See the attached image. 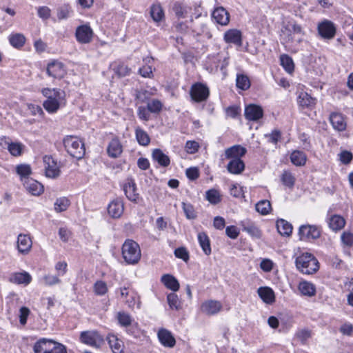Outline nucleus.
<instances>
[{
	"label": "nucleus",
	"mask_w": 353,
	"mask_h": 353,
	"mask_svg": "<svg viewBox=\"0 0 353 353\" xmlns=\"http://www.w3.org/2000/svg\"><path fill=\"white\" fill-rule=\"evenodd\" d=\"M121 254L125 262L128 265H135L141 257L139 245L132 239L124 241L121 248Z\"/></svg>",
	"instance_id": "nucleus-1"
},
{
	"label": "nucleus",
	"mask_w": 353,
	"mask_h": 353,
	"mask_svg": "<svg viewBox=\"0 0 353 353\" xmlns=\"http://www.w3.org/2000/svg\"><path fill=\"white\" fill-rule=\"evenodd\" d=\"M296 268L303 274H312L315 273L319 268L318 260L310 253H303L296 261Z\"/></svg>",
	"instance_id": "nucleus-2"
},
{
	"label": "nucleus",
	"mask_w": 353,
	"mask_h": 353,
	"mask_svg": "<svg viewBox=\"0 0 353 353\" xmlns=\"http://www.w3.org/2000/svg\"><path fill=\"white\" fill-rule=\"evenodd\" d=\"M34 353H67L65 347L54 341L41 339L34 345Z\"/></svg>",
	"instance_id": "nucleus-3"
},
{
	"label": "nucleus",
	"mask_w": 353,
	"mask_h": 353,
	"mask_svg": "<svg viewBox=\"0 0 353 353\" xmlns=\"http://www.w3.org/2000/svg\"><path fill=\"white\" fill-rule=\"evenodd\" d=\"M63 144L71 157L77 159L83 157L85 152L84 143L78 137L67 136L63 139Z\"/></svg>",
	"instance_id": "nucleus-4"
},
{
	"label": "nucleus",
	"mask_w": 353,
	"mask_h": 353,
	"mask_svg": "<svg viewBox=\"0 0 353 353\" xmlns=\"http://www.w3.org/2000/svg\"><path fill=\"white\" fill-rule=\"evenodd\" d=\"M80 341L91 347L99 348L104 343V338L97 330L83 331L80 334Z\"/></svg>",
	"instance_id": "nucleus-5"
},
{
	"label": "nucleus",
	"mask_w": 353,
	"mask_h": 353,
	"mask_svg": "<svg viewBox=\"0 0 353 353\" xmlns=\"http://www.w3.org/2000/svg\"><path fill=\"white\" fill-rule=\"evenodd\" d=\"M190 95L194 101L196 103L203 102L208 99L210 90L206 85L197 82L192 85Z\"/></svg>",
	"instance_id": "nucleus-6"
},
{
	"label": "nucleus",
	"mask_w": 353,
	"mask_h": 353,
	"mask_svg": "<svg viewBox=\"0 0 353 353\" xmlns=\"http://www.w3.org/2000/svg\"><path fill=\"white\" fill-rule=\"evenodd\" d=\"M298 234L300 240L309 241L319 239L321 236V230L316 225H302L299 227Z\"/></svg>",
	"instance_id": "nucleus-7"
},
{
	"label": "nucleus",
	"mask_w": 353,
	"mask_h": 353,
	"mask_svg": "<svg viewBox=\"0 0 353 353\" xmlns=\"http://www.w3.org/2000/svg\"><path fill=\"white\" fill-rule=\"evenodd\" d=\"M46 73L54 79H61L66 74V69L62 62L53 60L48 63Z\"/></svg>",
	"instance_id": "nucleus-8"
},
{
	"label": "nucleus",
	"mask_w": 353,
	"mask_h": 353,
	"mask_svg": "<svg viewBox=\"0 0 353 353\" xmlns=\"http://www.w3.org/2000/svg\"><path fill=\"white\" fill-rule=\"evenodd\" d=\"M93 36V30L88 24L79 26L76 29V39L81 44L90 43L92 40Z\"/></svg>",
	"instance_id": "nucleus-9"
},
{
	"label": "nucleus",
	"mask_w": 353,
	"mask_h": 353,
	"mask_svg": "<svg viewBox=\"0 0 353 353\" xmlns=\"http://www.w3.org/2000/svg\"><path fill=\"white\" fill-rule=\"evenodd\" d=\"M318 32L324 39H332L334 37L336 28L333 22L329 20H324L319 23L317 27Z\"/></svg>",
	"instance_id": "nucleus-10"
},
{
	"label": "nucleus",
	"mask_w": 353,
	"mask_h": 353,
	"mask_svg": "<svg viewBox=\"0 0 353 353\" xmlns=\"http://www.w3.org/2000/svg\"><path fill=\"white\" fill-rule=\"evenodd\" d=\"M46 175L50 178H56L59 175L60 170L57 162L51 156L46 155L43 158Z\"/></svg>",
	"instance_id": "nucleus-11"
},
{
	"label": "nucleus",
	"mask_w": 353,
	"mask_h": 353,
	"mask_svg": "<svg viewBox=\"0 0 353 353\" xmlns=\"http://www.w3.org/2000/svg\"><path fill=\"white\" fill-rule=\"evenodd\" d=\"M221 303L216 300H208L204 301L201 305V310L203 313L208 316H212L218 314L222 310Z\"/></svg>",
	"instance_id": "nucleus-12"
},
{
	"label": "nucleus",
	"mask_w": 353,
	"mask_h": 353,
	"mask_svg": "<svg viewBox=\"0 0 353 353\" xmlns=\"http://www.w3.org/2000/svg\"><path fill=\"white\" fill-rule=\"evenodd\" d=\"M32 247V241L28 234H19L17 236V248L19 253L28 254Z\"/></svg>",
	"instance_id": "nucleus-13"
},
{
	"label": "nucleus",
	"mask_w": 353,
	"mask_h": 353,
	"mask_svg": "<svg viewBox=\"0 0 353 353\" xmlns=\"http://www.w3.org/2000/svg\"><path fill=\"white\" fill-rule=\"evenodd\" d=\"M124 211V204L121 198L112 200L108 206V212L113 219L121 216Z\"/></svg>",
	"instance_id": "nucleus-14"
},
{
	"label": "nucleus",
	"mask_w": 353,
	"mask_h": 353,
	"mask_svg": "<svg viewBox=\"0 0 353 353\" xmlns=\"http://www.w3.org/2000/svg\"><path fill=\"white\" fill-rule=\"evenodd\" d=\"M245 117L249 121H258L263 116V108L256 104H250L245 106Z\"/></svg>",
	"instance_id": "nucleus-15"
},
{
	"label": "nucleus",
	"mask_w": 353,
	"mask_h": 353,
	"mask_svg": "<svg viewBox=\"0 0 353 353\" xmlns=\"http://www.w3.org/2000/svg\"><path fill=\"white\" fill-rule=\"evenodd\" d=\"M212 19L221 26H226L230 21V14L222 6L214 8L212 13Z\"/></svg>",
	"instance_id": "nucleus-16"
},
{
	"label": "nucleus",
	"mask_w": 353,
	"mask_h": 353,
	"mask_svg": "<svg viewBox=\"0 0 353 353\" xmlns=\"http://www.w3.org/2000/svg\"><path fill=\"white\" fill-rule=\"evenodd\" d=\"M192 7L185 3L176 1L174 3L172 10L175 17L179 20L188 17L192 12Z\"/></svg>",
	"instance_id": "nucleus-17"
},
{
	"label": "nucleus",
	"mask_w": 353,
	"mask_h": 353,
	"mask_svg": "<svg viewBox=\"0 0 353 353\" xmlns=\"http://www.w3.org/2000/svg\"><path fill=\"white\" fill-rule=\"evenodd\" d=\"M327 223L331 230L338 232L345 225L346 221L343 216L339 214H332L327 218Z\"/></svg>",
	"instance_id": "nucleus-18"
},
{
	"label": "nucleus",
	"mask_w": 353,
	"mask_h": 353,
	"mask_svg": "<svg viewBox=\"0 0 353 353\" xmlns=\"http://www.w3.org/2000/svg\"><path fill=\"white\" fill-rule=\"evenodd\" d=\"M123 191L126 197L134 203H137L139 195L137 192L136 183L133 179H128L127 183L123 185Z\"/></svg>",
	"instance_id": "nucleus-19"
},
{
	"label": "nucleus",
	"mask_w": 353,
	"mask_h": 353,
	"mask_svg": "<svg viewBox=\"0 0 353 353\" xmlns=\"http://www.w3.org/2000/svg\"><path fill=\"white\" fill-rule=\"evenodd\" d=\"M158 339L160 343L167 347H173L176 344V341L172 334L166 329H160L158 332Z\"/></svg>",
	"instance_id": "nucleus-20"
},
{
	"label": "nucleus",
	"mask_w": 353,
	"mask_h": 353,
	"mask_svg": "<svg viewBox=\"0 0 353 353\" xmlns=\"http://www.w3.org/2000/svg\"><path fill=\"white\" fill-rule=\"evenodd\" d=\"M247 152L245 148L241 145H234L225 150V157L228 159H241Z\"/></svg>",
	"instance_id": "nucleus-21"
},
{
	"label": "nucleus",
	"mask_w": 353,
	"mask_h": 353,
	"mask_svg": "<svg viewBox=\"0 0 353 353\" xmlns=\"http://www.w3.org/2000/svg\"><path fill=\"white\" fill-rule=\"evenodd\" d=\"M23 185L26 189L34 196L40 195L44 190L43 185L33 179L27 178Z\"/></svg>",
	"instance_id": "nucleus-22"
},
{
	"label": "nucleus",
	"mask_w": 353,
	"mask_h": 353,
	"mask_svg": "<svg viewBox=\"0 0 353 353\" xmlns=\"http://www.w3.org/2000/svg\"><path fill=\"white\" fill-rule=\"evenodd\" d=\"M42 94L46 98V101L64 100L65 94L61 89L46 88L41 90Z\"/></svg>",
	"instance_id": "nucleus-23"
},
{
	"label": "nucleus",
	"mask_w": 353,
	"mask_h": 353,
	"mask_svg": "<svg viewBox=\"0 0 353 353\" xmlns=\"http://www.w3.org/2000/svg\"><path fill=\"white\" fill-rule=\"evenodd\" d=\"M32 281L31 275L27 272H14L9 277V281L14 284L28 285Z\"/></svg>",
	"instance_id": "nucleus-24"
},
{
	"label": "nucleus",
	"mask_w": 353,
	"mask_h": 353,
	"mask_svg": "<svg viewBox=\"0 0 353 353\" xmlns=\"http://www.w3.org/2000/svg\"><path fill=\"white\" fill-rule=\"evenodd\" d=\"M243 230L249 234L251 236L260 239L261 236V231L256 225V224L249 219L243 220L241 222Z\"/></svg>",
	"instance_id": "nucleus-25"
},
{
	"label": "nucleus",
	"mask_w": 353,
	"mask_h": 353,
	"mask_svg": "<svg viewBox=\"0 0 353 353\" xmlns=\"http://www.w3.org/2000/svg\"><path fill=\"white\" fill-rule=\"evenodd\" d=\"M224 40L226 43L241 46L242 45L241 32L236 29H230L225 32Z\"/></svg>",
	"instance_id": "nucleus-26"
},
{
	"label": "nucleus",
	"mask_w": 353,
	"mask_h": 353,
	"mask_svg": "<svg viewBox=\"0 0 353 353\" xmlns=\"http://www.w3.org/2000/svg\"><path fill=\"white\" fill-rule=\"evenodd\" d=\"M123 152L122 145L118 138H114L109 143L107 152L109 157L117 158L119 157Z\"/></svg>",
	"instance_id": "nucleus-27"
},
{
	"label": "nucleus",
	"mask_w": 353,
	"mask_h": 353,
	"mask_svg": "<svg viewBox=\"0 0 353 353\" xmlns=\"http://www.w3.org/2000/svg\"><path fill=\"white\" fill-rule=\"evenodd\" d=\"M245 163L241 159H230L227 165V170L232 174H240L245 170Z\"/></svg>",
	"instance_id": "nucleus-28"
},
{
	"label": "nucleus",
	"mask_w": 353,
	"mask_h": 353,
	"mask_svg": "<svg viewBox=\"0 0 353 353\" xmlns=\"http://www.w3.org/2000/svg\"><path fill=\"white\" fill-rule=\"evenodd\" d=\"M330 121L332 127L338 131H343L346 128V123L342 114L332 112L330 115Z\"/></svg>",
	"instance_id": "nucleus-29"
},
{
	"label": "nucleus",
	"mask_w": 353,
	"mask_h": 353,
	"mask_svg": "<svg viewBox=\"0 0 353 353\" xmlns=\"http://www.w3.org/2000/svg\"><path fill=\"white\" fill-rule=\"evenodd\" d=\"M260 298L268 304H271L275 301L274 292L272 288L269 287H260L257 290Z\"/></svg>",
	"instance_id": "nucleus-30"
},
{
	"label": "nucleus",
	"mask_w": 353,
	"mask_h": 353,
	"mask_svg": "<svg viewBox=\"0 0 353 353\" xmlns=\"http://www.w3.org/2000/svg\"><path fill=\"white\" fill-rule=\"evenodd\" d=\"M298 289L303 296L312 297L316 294L315 285L309 281H301L298 285Z\"/></svg>",
	"instance_id": "nucleus-31"
},
{
	"label": "nucleus",
	"mask_w": 353,
	"mask_h": 353,
	"mask_svg": "<svg viewBox=\"0 0 353 353\" xmlns=\"http://www.w3.org/2000/svg\"><path fill=\"white\" fill-rule=\"evenodd\" d=\"M161 281L168 289L176 292L179 290L180 285L177 279L172 275L166 274L161 276Z\"/></svg>",
	"instance_id": "nucleus-32"
},
{
	"label": "nucleus",
	"mask_w": 353,
	"mask_h": 353,
	"mask_svg": "<svg viewBox=\"0 0 353 353\" xmlns=\"http://www.w3.org/2000/svg\"><path fill=\"white\" fill-rule=\"evenodd\" d=\"M276 228L279 233L282 236H289L292 232V225L287 221L281 219L276 221Z\"/></svg>",
	"instance_id": "nucleus-33"
},
{
	"label": "nucleus",
	"mask_w": 353,
	"mask_h": 353,
	"mask_svg": "<svg viewBox=\"0 0 353 353\" xmlns=\"http://www.w3.org/2000/svg\"><path fill=\"white\" fill-rule=\"evenodd\" d=\"M107 340L114 353H123V343L121 340L119 339L115 335L108 336Z\"/></svg>",
	"instance_id": "nucleus-34"
},
{
	"label": "nucleus",
	"mask_w": 353,
	"mask_h": 353,
	"mask_svg": "<svg viewBox=\"0 0 353 353\" xmlns=\"http://www.w3.org/2000/svg\"><path fill=\"white\" fill-rule=\"evenodd\" d=\"M152 159L160 165L167 167L170 163V158L160 149H154L152 152Z\"/></svg>",
	"instance_id": "nucleus-35"
},
{
	"label": "nucleus",
	"mask_w": 353,
	"mask_h": 353,
	"mask_svg": "<svg viewBox=\"0 0 353 353\" xmlns=\"http://www.w3.org/2000/svg\"><path fill=\"white\" fill-rule=\"evenodd\" d=\"M65 104V100L44 101L43 105L45 110L50 114L55 113L58 110Z\"/></svg>",
	"instance_id": "nucleus-36"
},
{
	"label": "nucleus",
	"mask_w": 353,
	"mask_h": 353,
	"mask_svg": "<svg viewBox=\"0 0 353 353\" xmlns=\"http://www.w3.org/2000/svg\"><path fill=\"white\" fill-rule=\"evenodd\" d=\"M114 74L119 78L130 75L131 69L123 63H114L110 65Z\"/></svg>",
	"instance_id": "nucleus-37"
},
{
	"label": "nucleus",
	"mask_w": 353,
	"mask_h": 353,
	"mask_svg": "<svg viewBox=\"0 0 353 353\" xmlns=\"http://www.w3.org/2000/svg\"><path fill=\"white\" fill-rule=\"evenodd\" d=\"M290 161L296 166H303L306 163L307 156L300 150H294L290 154Z\"/></svg>",
	"instance_id": "nucleus-38"
},
{
	"label": "nucleus",
	"mask_w": 353,
	"mask_h": 353,
	"mask_svg": "<svg viewBox=\"0 0 353 353\" xmlns=\"http://www.w3.org/2000/svg\"><path fill=\"white\" fill-rule=\"evenodd\" d=\"M198 241L203 252L206 255H210L211 254L212 250L210 246V241L208 235L205 232L199 233Z\"/></svg>",
	"instance_id": "nucleus-39"
},
{
	"label": "nucleus",
	"mask_w": 353,
	"mask_h": 353,
	"mask_svg": "<svg viewBox=\"0 0 353 353\" xmlns=\"http://www.w3.org/2000/svg\"><path fill=\"white\" fill-rule=\"evenodd\" d=\"M298 103L303 108H310L315 105L316 99L307 92H301L298 98Z\"/></svg>",
	"instance_id": "nucleus-40"
},
{
	"label": "nucleus",
	"mask_w": 353,
	"mask_h": 353,
	"mask_svg": "<svg viewBox=\"0 0 353 353\" xmlns=\"http://www.w3.org/2000/svg\"><path fill=\"white\" fill-rule=\"evenodd\" d=\"M135 136L138 143L141 145L147 146L150 143V138L148 134L140 127L136 128Z\"/></svg>",
	"instance_id": "nucleus-41"
},
{
	"label": "nucleus",
	"mask_w": 353,
	"mask_h": 353,
	"mask_svg": "<svg viewBox=\"0 0 353 353\" xmlns=\"http://www.w3.org/2000/svg\"><path fill=\"white\" fill-rule=\"evenodd\" d=\"M150 16L155 22H159L164 18V12L159 4H153L150 8Z\"/></svg>",
	"instance_id": "nucleus-42"
},
{
	"label": "nucleus",
	"mask_w": 353,
	"mask_h": 353,
	"mask_svg": "<svg viewBox=\"0 0 353 353\" xmlns=\"http://www.w3.org/2000/svg\"><path fill=\"white\" fill-rule=\"evenodd\" d=\"M117 319L121 327H128L132 325V318L125 312H119L117 314Z\"/></svg>",
	"instance_id": "nucleus-43"
},
{
	"label": "nucleus",
	"mask_w": 353,
	"mask_h": 353,
	"mask_svg": "<svg viewBox=\"0 0 353 353\" xmlns=\"http://www.w3.org/2000/svg\"><path fill=\"white\" fill-rule=\"evenodd\" d=\"M236 85L239 89L247 90L250 87V81L247 75L240 74L236 75Z\"/></svg>",
	"instance_id": "nucleus-44"
},
{
	"label": "nucleus",
	"mask_w": 353,
	"mask_h": 353,
	"mask_svg": "<svg viewBox=\"0 0 353 353\" xmlns=\"http://www.w3.org/2000/svg\"><path fill=\"white\" fill-rule=\"evenodd\" d=\"M10 44L15 48H20L25 44L26 38L23 34L17 33L9 37Z\"/></svg>",
	"instance_id": "nucleus-45"
},
{
	"label": "nucleus",
	"mask_w": 353,
	"mask_h": 353,
	"mask_svg": "<svg viewBox=\"0 0 353 353\" xmlns=\"http://www.w3.org/2000/svg\"><path fill=\"white\" fill-rule=\"evenodd\" d=\"M70 205V200L66 197H60L56 199L54 204V210L57 212L65 211Z\"/></svg>",
	"instance_id": "nucleus-46"
},
{
	"label": "nucleus",
	"mask_w": 353,
	"mask_h": 353,
	"mask_svg": "<svg viewBox=\"0 0 353 353\" xmlns=\"http://www.w3.org/2000/svg\"><path fill=\"white\" fill-rule=\"evenodd\" d=\"M206 199L213 205L219 203L221 201V194L216 189H210L205 193Z\"/></svg>",
	"instance_id": "nucleus-47"
},
{
	"label": "nucleus",
	"mask_w": 353,
	"mask_h": 353,
	"mask_svg": "<svg viewBox=\"0 0 353 353\" xmlns=\"http://www.w3.org/2000/svg\"><path fill=\"white\" fill-rule=\"evenodd\" d=\"M167 301L170 307L172 310H179L181 307V303L179 296L175 293H170L167 296Z\"/></svg>",
	"instance_id": "nucleus-48"
},
{
	"label": "nucleus",
	"mask_w": 353,
	"mask_h": 353,
	"mask_svg": "<svg viewBox=\"0 0 353 353\" xmlns=\"http://www.w3.org/2000/svg\"><path fill=\"white\" fill-rule=\"evenodd\" d=\"M281 179L283 184L290 188L294 187L296 181L294 176L288 170L283 171Z\"/></svg>",
	"instance_id": "nucleus-49"
},
{
	"label": "nucleus",
	"mask_w": 353,
	"mask_h": 353,
	"mask_svg": "<svg viewBox=\"0 0 353 353\" xmlns=\"http://www.w3.org/2000/svg\"><path fill=\"white\" fill-rule=\"evenodd\" d=\"M271 209V203L268 200H261L256 204V210L263 215L269 214Z\"/></svg>",
	"instance_id": "nucleus-50"
},
{
	"label": "nucleus",
	"mask_w": 353,
	"mask_h": 353,
	"mask_svg": "<svg viewBox=\"0 0 353 353\" xmlns=\"http://www.w3.org/2000/svg\"><path fill=\"white\" fill-rule=\"evenodd\" d=\"M281 65L288 72H292L294 70V63L292 59L288 54H282L280 57Z\"/></svg>",
	"instance_id": "nucleus-51"
},
{
	"label": "nucleus",
	"mask_w": 353,
	"mask_h": 353,
	"mask_svg": "<svg viewBox=\"0 0 353 353\" xmlns=\"http://www.w3.org/2000/svg\"><path fill=\"white\" fill-rule=\"evenodd\" d=\"M24 148V145L19 142H11L8 150L14 157L21 156Z\"/></svg>",
	"instance_id": "nucleus-52"
},
{
	"label": "nucleus",
	"mask_w": 353,
	"mask_h": 353,
	"mask_svg": "<svg viewBox=\"0 0 353 353\" xmlns=\"http://www.w3.org/2000/svg\"><path fill=\"white\" fill-rule=\"evenodd\" d=\"M147 108L151 113L158 114L161 111L163 104L159 99H153L147 103Z\"/></svg>",
	"instance_id": "nucleus-53"
},
{
	"label": "nucleus",
	"mask_w": 353,
	"mask_h": 353,
	"mask_svg": "<svg viewBox=\"0 0 353 353\" xmlns=\"http://www.w3.org/2000/svg\"><path fill=\"white\" fill-rule=\"evenodd\" d=\"M93 288L94 293L99 296L105 295L108 290L106 283L101 280L96 281Z\"/></svg>",
	"instance_id": "nucleus-54"
},
{
	"label": "nucleus",
	"mask_w": 353,
	"mask_h": 353,
	"mask_svg": "<svg viewBox=\"0 0 353 353\" xmlns=\"http://www.w3.org/2000/svg\"><path fill=\"white\" fill-rule=\"evenodd\" d=\"M182 208L188 219H195L196 218V212L192 204L183 202Z\"/></svg>",
	"instance_id": "nucleus-55"
},
{
	"label": "nucleus",
	"mask_w": 353,
	"mask_h": 353,
	"mask_svg": "<svg viewBox=\"0 0 353 353\" xmlns=\"http://www.w3.org/2000/svg\"><path fill=\"white\" fill-rule=\"evenodd\" d=\"M17 173L23 179H27L31 174V168L28 164H20L16 168Z\"/></svg>",
	"instance_id": "nucleus-56"
},
{
	"label": "nucleus",
	"mask_w": 353,
	"mask_h": 353,
	"mask_svg": "<svg viewBox=\"0 0 353 353\" xmlns=\"http://www.w3.org/2000/svg\"><path fill=\"white\" fill-rule=\"evenodd\" d=\"M341 241L345 248L353 246V234L349 231H344L341 235Z\"/></svg>",
	"instance_id": "nucleus-57"
},
{
	"label": "nucleus",
	"mask_w": 353,
	"mask_h": 353,
	"mask_svg": "<svg viewBox=\"0 0 353 353\" xmlns=\"http://www.w3.org/2000/svg\"><path fill=\"white\" fill-rule=\"evenodd\" d=\"M151 95V92L148 90L141 89L136 91L135 97L140 103H148Z\"/></svg>",
	"instance_id": "nucleus-58"
},
{
	"label": "nucleus",
	"mask_w": 353,
	"mask_h": 353,
	"mask_svg": "<svg viewBox=\"0 0 353 353\" xmlns=\"http://www.w3.org/2000/svg\"><path fill=\"white\" fill-rule=\"evenodd\" d=\"M173 27L176 32L185 34L189 31V26L188 24V21H175L173 24Z\"/></svg>",
	"instance_id": "nucleus-59"
},
{
	"label": "nucleus",
	"mask_w": 353,
	"mask_h": 353,
	"mask_svg": "<svg viewBox=\"0 0 353 353\" xmlns=\"http://www.w3.org/2000/svg\"><path fill=\"white\" fill-rule=\"evenodd\" d=\"M43 280L44 284L49 286L61 283V280L59 279L58 275L47 274L43 276Z\"/></svg>",
	"instance_id": "nucleus-60"
},
{
	"label": "nucleus",
	"mask_w": 353,
	"mask_h": 353,
	"mask_svg": "<svg viewBox=\"0 0 353 353\" xmlns=\"http://www.w3.org/2000/svg\"><path fill=\"white\" fill-rule=\"evenodd\" d=\"M150 111L147 107L139 106L137 109V115L139 118L144 121H148L150 119Z\"/></svg>",
	"instance_id": "nucleus-61"
},
{
	"label": "nucleus",
	"mask_w": 353,
	"mask_h": 353,
	"mask_svg": "<svg viewBox=\"0 0 353 353\" xmlns=\"http://www.w3.org/2000/svg\"><path fill=\"white\" fill-rule=\"evenodd\" d=\"M174 255L176 258L181 259L185 262L189 260V253L185 248H179L174 250Z\"/></svg>",
	"instance_id": "nucleus-62"
},
{
	"label": "nucleus",
	"mask_w": 353,
	"mask_h": 353,
	"mask_svg": "<svg viewBox=\"0 0 353 353\" xmlns=\"http://www.w3.org/2000/svg\"><path fill=\"white\" fill-rule=\"evenodd\" d=\"M126 332L128 334L132 336L134 338H139L141 332L138 327V324L136 323L134 324H132L128 327H126Z\"/></svg>",
	"instance_id": "nucleus-63"
},
{
	"label": "nucleus",
	"mask_w": 353,
	"mask_h": 353,
	"mask_svg": "<svg viewBox=\"0 0 353 353\" xmlns=\"http://www.w3.org/2000/svg\"><path fill=\"white\" fill-rule=\"evenodd\" d=\"M70 9L68 6H63L57 10V17L59 20L65 19L69 17Z\"/></svg>",
	"instance_id": "nucleus-64"
}]
</instances>
